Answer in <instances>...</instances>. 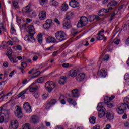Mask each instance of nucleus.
<instances>
[{"label":"nucleus","mask_w":129,"mask_h":129,"mask_svg":"<svg viewBox=\"0 0 129 129\" xmlns=\"http://www.w3.org/2000/svg\"><path fill=\"white\" fill-rule=\"evenodd\" d=\"M73 15H74L73 12L71 11L67 13L66 17L64 21H63V27L64 29H69L70 27H71V21H70V19H71V17H72Z\"/></svg>","instance_id":"nucleus-1"},{"label":"nucleus","mask_w":129,"mask_h":129,"mask_svg":"<svg viewBox=\"0 0 129 129\" xmlns=\"http://www.w3.org/2000/svg\"><path fill=\"white\" fill-rule=\"evenodd\" d=\"M118 2H116L115 0L112 1L108 4L107 9H105L104 8L102 9L99 11V13H108V12H110V11H111V10H113V9L115 8V7L118 5Z\"/></svg>","instance_id":"nucleus-2"},{"label":"nucleus","mask_w":129,"mask_h":129,"mask_svg":"<svg viewBox=\"0 0 129 129\" xmlns=\"http://www.w3.org/2000/svg\"><path fill=\"white\" fill-rule=\"evenodd\" d=\"M66 33L64 32L63 31H57L55 33V37L56 40L59 42H62V41H65L66 40L67 37Z\"/></svg>","instance_id":"nucleus-3"},{"label":"nucleus","mask_w":129,"mask_h":129,"mask_svg":"<svg viewBox=\"0 0 129 129\" xmlns=\"http://www.w3.org/2000/svg\"><path fill=\"white\" fill-rule=\"evenodd\" d=\"M87 24H88V19L87 17L85 16H82L80 21L78 22L77 26L78 28H82V27L86 26Z\"/></svg>","instance_id":"nucleus-4"},{"label":"nucleus","mask_w":129,"mask_h":129,"mask_svg":"<svg viewBox=\"0 0 129 129\" xmlns=\"http://www.w3.org/2000/svg\"><path fill=\"white\" fill-rule=\"evenodd\" d=\"M55 87H56V84L53 81H49L45 83V88L48 92H52V90Z\"/></svg>","instance_id":"nucleus-5"},{"label":"nucleus","mask_w":129,"mask_h":129,"mask_svg":"<svg viewBox=\"0 0 129 129\" xmlns=\"http://www.w3.org/2000/svg\"><path fill=\"white\" fill-rule=\"evenodd\" d=\"M3 116L0 117V123H3L4 119H9L10 118L11 112L9 110H4V112L3 113Z\"/></svg>","instance_id":"nucleus-6"},{"label":"nucleus","mask_w":129,"mask_h":129,"mask_svg":"<svg viewBox=\"0 0 129 129\" xmlns=\"http://www.w3.org/2000/svg\"><path fill=\"white\" fill-rule=\"evenodd\" d=\"M15 116L18 118H22L23 117V112H22V108L20 106H17V109L14 112Z\"/></svg>","instance_id":"nucleus-7"},{"label":"nucleus","mask_w":129,"mask_h":129,"mask_svg":"<svg viewBox=\"0 0 129 129\" xmlns=\"http://www.w3.org/2000/svg\"><path fill=\"white\" fill-rule=\"evenodd\" d=\"M23 108L27 113H31V112H32V107L29 102L24 103Z\"/></svg>","instance_id":"nucleus-8"},{"label":"nucleus","mask_w":129,"mask_h":129,"mask_svg":"<svg viewBox=\"0 0 129 129\" xmlns=\"http://www.w3.org/2000/svg\"><path fill=\"white\" fill-rule=\"evenodd\" d=\"M24 40L30 43H34L35 41V38H34V34L30 33L25 36Z\"/></svg>","instance_id":"nucleus-9"},{"label":"nucleus","mask_w":129,"mask_h":129,"mask_svg":"<svg viewBox=\"0 0 129 129\" xmlns=\"http://www.w3.org/2000/svg\"><path fill=\"white\" fill-rule=\"evenodd\" d=\"M104 33V30L103 29H101V31H99V33L97 34L98 37H97V39L100 41L104 40V41L105 42L107 38L103 35Z\"/></svg>","instance_id":"nucleus-10"},{"label":"nucleus","mask_w":129,"mask_h":129,"mask_svg":"<svg viewBox=\"0 0 129 129\" xmlns=\"http://www.w3.org/2000/svg\"><path fill=\"white\" fill-rule=\"evenodd\" d=\"M19 127V122L17 120H12L9 125L10 129H17Z\"/></svg>","instance_id":"nucleus-11"},{"label":"nucleus","mask_w":129,"mask_h":129,"mask_svg":"<svg viewBox=\"0 0 129 129\" xmlns=\"http://www.w3.org/2000/svg\"><path fill=\"white\" fill-rule=\"evenodd\" d=\"M97 74L100 77L104 78L105 77H106V75H107V72H106L105 69H102L98 72Z\"/></svg>","instance_id":"nucleus-12"},{"label":"nucleus","mask_w":129,"mask_h":129,"mask_svg":"<svg viewBox=\"0 0 129 129\" xmlns=\"http://www.w3.org/2000/svg\"><path fill=\"white\" fill-rule=\"evenodd\" d=\"M29 34H31L32 35H35L36 32H35V27L34 25H29L27 27V29Z\"/></svg>","instance_id":"nucleus-13"},{"label":"nucleus","mask_w":129,"mask_h":129,"mask_svg":"<svg viewBox=\"0 0 129 129\" xmlns=\"http://www.w3.org/2000/svg\"><path fill=\"white\" fill-rule=\"evenodd\" d=\"M39 20H45L47 17L46 12L45 11H41L38 15Z\"/></svg>","instance_id":"nucleus-14"},{"label":"nucleus","mask_w":129,"mask_h":129,"mask_svg":"<svg viewBox=\"0 0 129 129\" xmlns=\"http://www.w3.org/2000/svg\"><path fill=\"white\" fill-rule=\"evenodd\" d=\"M31 121L32 123H38L40 121V118L37 115H33L31 116Z\"/></svg>","instance_id":"nucleus-15"},{"label":"nucleus","mask_w":129,"mask_h":129,"mask_svg":"<svg viewBox=\"0 0 129 129\" xmlns=\"http://www.w3.org/2000/svg\"><path fill=\"white\" fill-rule=\"evenodd\" d=\"M97 110L98 111H106V109L104 108V104L103 102L99 103L97 107Z\"/></svg>","instance_id":"nucleus-16"},{"label":"nucleus","mask_w":129,"mask_h":129,"mask_svg":"<svg viewBox=\"0 0 129 129\" xmlns=\"http://www.w3.org/2000/svg\"><path fill=\"white\" fill-rule=\"evenodd\" d=\"M108 96H106L105 98H104V102L105 103H106L107 107L109 108H112L113 107V103H110V101H108L107 99H108Z\"/></svg>","instance_id":"nucleus-17"},{"label":"nucleus","mask_w":129,"mask_h":129,"mask_svg":"<svg viewBox=\"0 0 129 129\" xmlns=\"http://www.w3.org/2000/svg\"><path fill=\"white\" fill-rule=\"evenodd\" d=\"M85 78V75L83 73H81L78 74L77 76L76 79L77 81L80 82V81H82L83 79Z\"/></svg>","instance_id":"nucleus-18"},{"label":"nucleus","mask_w":129,"mask_h":129,"mask_svg":"<svg viewBox=\"0 0 129 129\" xmlns=\"http://www.w3.org/2000/svg\"><path fill=\"white\" fill-rule=\"evenodd\" d=\"M106 117L108 120H113L114 115L112 113L107 111L106 113Z\"/></svg>","instance_id":"nucleus-19"},{"label":"nucleus","mask_w":129,"mask_h":129,"mask_svg":"<svg viewBox=\"0 0 129 129\" xmlns=\"http://www.w3.org/2000/svg\"><path fill=\"white\" fill-rule=\"evenodd\" d=\"M69 5L72 8H77L79 7V3L75 0H73L70 2Z\"/></svg>","instance_id":"nucleus-20"},{"label":"nucleus","mask_w":129,"mask_h":129,"mask_svg":"<svg viewBox=\"0 0 129 129\" xmlns=\"http://www.w3.org/2000/svg\"><path fill=\"white\" fill-rule=\"evenodd\" d=\"M67 101L69 103V104H72V105H73L74 106H75L77 104L76 101L71 98H68Z\"/></svg>","instance_id":"nucleus-21"},{"label":"nucleus","mask_w":129,"mask_h":129,"mask_svg":"<svg viewBox=\"0 0 129 129\" xmlns=\"http://www.w3.org/2000/svg\"><path fill=\"white\" fill-rule=\"evenodd\" d=\"M67 79V77L66 76H61L59 80L58 81V83L60 85H63L66 83V80Z\"/></svg>","instance_id":"nucleus-22"},{"label":"nucleus","mask_w":129,"mask_h":129,"mask_svg":"<svg viewBox=\"0 0 129 129\" xmlns=\"http://www.w3.org/2000/svg\"><path fill=\"white\" fill-rule=\"evenodd\" d=\"M47 43H55L57 42V40H56V38L53 37L49 36L47 37L46 39Z\"/></svg>","instance_id":"nucleus-23"},{"label":"nucleus","mask_w":129,"mask_h":129,"mask_svg":"<svg viewBox=\"0 0 129 129\" xmlns=\"http://www.w3.org/2000/svg\"><path fill=\"white\" fill-rule=\"evenodd\" d=\"M72 96L75 98L79 96V93H78V90L77 89H75L72 91Z\"/></svg>","instance_id":"nucleus-24"},{"label":"nucleus","mask_w":129,"mask_h":129,"mask_svg":"<svg viewBox=\"0 0 129 129\" xmlns=\"http://www.w3.org/2000/svg\"><path fill=\"white\" fill-rule=\"evenodd\" d=\"M32 10H31V7L29 5L27 6L25 8L22 9V12L24 13L29 14Z\"/></svg>","instance_id":"nucleus-25"},{"label":"nucleus","mask_w":129,"mask_h":129,"mask_svg":"<svg viewBox=\"0 0 129 129\" xmlns=\"http://www.w3.org/2000/svg\"><path fill=\"white\" fill-rule=\"evenodd\" d=\"M69 76L71 77H75L77 75V71L75 70H71L69 72Z\"/></svg>","instance_id":"nucleus-26"},{"label":"nucleus","mask_w":129,"mask_h":129,"mask_svg":"<svg viewBox=\"0 0 129 129\" xmlns=\"http://www.w3.org/2000/svg\"><path fill=\"white\" fill-rule=\"evenodd\" d=\"M34 83H33L31 85H30L28 88L30 92H35V91H37V90L38 89V88L34 87L33 85H34Z\"/></svg>","instance_id":"nucleus-27"},{"label":"nucleus","mask_w":129,"mask_h":129,"mask_svg":"<svg viewBox=\"0 0 129 129\" xmlns=\"http://www.w3.org/2000/svg\"><path fill=\"white\" fill-rule=\"evenodd\" d=\"M8 57L10 60V62H11V63H13V64H15V63H17L18 62L16 57H12V55H8Z\"/></svg>","instance_id":"nucleus-28"},{"label":"nucleus","mask_w":129,"mask_h":129,"mask_svg":"<svg viewBox=\"0 0 129 129\" xmlns=\"http://www.w3.org/2000/svg\"><path fill=\"white\" fill-rule=\"evenodd\" d=\"M60 10L62 12H66L68 10V5L66 3H63L60 7Z\"/></svg>","instance_id":"nucleus-29"},{"label":"nucleus","mask_w":129,"mask_h":129,"mask_svg":"<svg viewBox=\"0 0 129 129\" xmlns=\"http://www.w3.org/2000/svg\"><path fill=\"white\" fill-rule=\"evenodd\" d=\"M37 39L39 44H42L43 41V35H42L41 33H39L38 34L37 36Z\"/></svg>","instance_id":"nucleus-30"},{"label":"nucleus","mask_w":129,"mask_h":129,"mask_svg":"<svg viewBox=\"0 0 129 129\" xmlns=\"http://www.w3.org/2000/svg\"><path fill=\"white\" fill-rule=\"evenodd\" d=\"M45 77H41L36 80L35 82H37V83H43L44 81H45Z\"/></svg>","instance_id":"nucleus-31"},{"label":"nucleus","mask_w":129,"mask_h":129,"mask_svg":"<svg viewBox=\"0 0 129 129\" xmlns=\"http://www.w3.org/2000/svg\"><path fill=\"white\" fill-rule=\"evenodd\" d=\"M28 90H29V88L25 89L24 90H23V91L20 92L18 95V97H21L23 96L24 95V94H25L26 93H27V91H28Z\"/></svg>","instance_id":"nucleus-32"},{"label":"nucleus","mask_w":129,"mask_h":129,"mask_svg":"<svg viewBox=\"0 0 129 129\" xmlns=\"http://www.w3.org/2000/svg\"><path fill=\"white\" fill-rule=\"evenodd\" d=\"M40 74H41V72L40 71H37L34 72L32 76L31 77L32 79L36 78V77H38V76H39Z\"/></svg>","instance_id":"nucleus-33"},{"label":"nucleus","mask_w":129,"mask_h":129,"mask_svg":"<svg viewBox=\"0 0 129 129\" xmlns=\"http://www.w3.org/2000/svg\"><path fill=\"white\" fill-rule=\"evenodd\" d=\"M51 6H53V7H57L59 6V3L55 0H52L50 1Z\"/></svg>","instance_id":"nucleus-34"},{"label":"nucleus","mask_w":129,"mask_h":129,"mask_svg":"<svg viewBox=\"0 0 129 129\" xmlns=\"http://www.w3.org/2000/svg\"><path fill=\"white\" fill-rule=\"evenodd\" d=\"M105 111H99L98 114L100 118H102V117L105 115Z\"/></svg>","instance_id":"nucleus-35"},{"label":"nucleus","mask_w":129,"mask_h":129,"mask_svg":"<svg viewBox=\"0 0 129 129\" xmlns=\"http://www.w3.org/2000/svg\"><path fill=\"white\" fill-rule=\"evenodd\" d=\"M10 32L12 35L17 34V32H16V29H15V28H14V26H11V27Z\"/></svg>","instance_id":"nucleus-36"},{"label":"nucleus","mask_w":129,"mask_h":129,"mask_svg":"<svg viewBox=\"0 0 129 129\" xmlns=\"http://www.w3.org/2000/svg\"><path fill=\"white\" fill-rule=\"evenodd\" d=\"M48 102L50 103L51 105L53 106V105H55L56 103H57V101L56 99H51L50 101H48Z\"/></svg>","instance_id":"nucleus-37"},{"label":"nucleus","mask_w":129,"mask_h":129,"mask_svg":"<svg viewBox=\"0 0 129 129\" xmlns=\"http://www.w3.org/2000/svg\"><path fill=\"white\" fill-rule=\"evenodd\" d=\"M52 106L51 105L50 103L48 102L45 105V109H50V108H51V107H52Z\"/></svg>","instance_id":"nucleus-38"},{"label":"nucleus","mask_w":129,"mask_h":129,"mask_svg":"<svg viewBox=\"0 0 129 129\" xmlns=\"http://www.w3.org/2000/svg\"><path fill=\"white\" fill-rule=\"evenodd\" d=\"M96 118L95 117H91L90 118V122L92 123V124H94L95 123V120Z\"/></svg>","instance_id":"nucleus-39"},{"label":"nucleus","mask_w":129,"mask_h":129,"mask_svg":"<svg viewBox=\"0 0 129 129\" xmlns=\"http://www.w3.org/2000/svg\"><path fill=\"white\" fill-rule=\"evenodd\" d=\"M29 13L30 14L31 18H35V17H36L37 16L36 12H35L34 11L31 10V11Z\"/></svg>","instance_id":"nucleus-40"},{"label":"nucleus","mask_w":129,"mask_h":129,"mask_svg":"<svg viewBox=\"0 0 129 129\" xmlns=\"http://www.w3.org/2000/svg\"><path fill=\"white\" fill-rule=\"evenodd\" d=\"M115 12H116V10H115L114 12L112 13L111 14L110 21H112V20H114V17H115V15H116V13H115Z\"/></svg>","instance_id":"nucleus-41"},{"label":"nucleus","mask_w":129,"mask_h":129,"mask_svg":"<svg viewBox=\"0 0 129 129\" xmlns=\"http://www.w3.org/2000/svg\"><path fill=\"white\" fill-rule=\"evenodd\" d=\"M124 79L126 83H129V74L128 73H126L124 75Z\"/></svg>","instance_id":"nucleus-42"},{"label":"nucleus","mask_w":129,"mask_h":129,"mask_svg":"<svg viewBox=\"0 0 129 129\" xmlns=\"http://www.w3.org/2000/svg\"><path fill=\"white\" fill-rule=\"evenodd\" d=\"M7 53H8V55L7 56H12V54H13L12 53V48H11L10 47H9L7 48Z\"/></svg>","instance_id":"nucleus-43"},{"label":"nucleus","mask_w":129,"mask_h":129,"mask_svg":"<svg viewBox=\"0 0 129 129\" xmlns=\"http://www.w3.org/2000/svg\"><path fill=\"white\" fill-rule=\"evenodd\" d=\"M47 0H40V4L41 6H44V5H47Z\"/></svg>","instance_id":"nucleus-44"},{"label":"nucleus","mask_w":129,"mask_h":129,"mask_svg":"<svg viewBox=\"0 0 129 129\" xmlns=\"http://www.w3.org/2000/svg\"><path fill=\"white\" fill-rule=\"evenodd\" d=\"M24 69L25 68H24V67L19 68V70H21L20 74H25V73H26V71L24 70Z\"/></svg>","instance_id":"nucleus-45"},{"label":"nucleus","mask_w":129,"mask_h":129,"mask_svg":"<svg viewBox=\"0 0 129 129\" xmlns=\"http://www.w3.org/2000/svg\"><path fill=\"white\" fill-rule=\"evenodd\" d=\"M79 32H78L77 31V30H76V29H73L72 30V35L74 36H76V35H77V34H78Z\"/></svg>","instance_id":"nucleus-46"},{"label":"nucleus","mask_w":129,"mask_h":129,"mask_svg":"<svg viewBox=\"0 0 129 129\" xmlns=\"http://www.w3.org/2000/svg\"><path fill=\"white\" fill-rule=\"evenodd\" d=\"M51 27V25L50 24H48L47 23H45L43 25V28L45 29L46 30H48V29H50Z\"/></svg>","instance_id":"nucleus-47"},{"label":"nucleus","mask_w":129,"mask_h":129,"mask_svg":"<svg viewBox=\"0 0 129 129\" xmlns=\"http://www.w3.org/2000/svg\"><path fill=\"white\" fill-rule=\"evenodd\" d=\"M23 129H31V127L30 126V124L26 123L24 124L23 126Z\"/></svg>","instance_id":"nucleus-48"},{"label":"nucleus","mask_w":129,"mask_h":129,"mask_svg":"<svg viewBox=\"0 0 129 129\" xmlns=\"http://www.w3.org/2000/svg\"><path fill=\"white\" fill-rule=\"evenodd\" d=\"M13 5L14 8H19V3L16 1H13Z\"/></svg>","instance_id":"nucleus-49"},{"label":"nucleus","mask_w":129,"mask_h":129,"mask_svg":"<svg viewBox=\"0 0 129 129\" xmlns=\"http://www.w3.org/2000/svg\"><path fill=\"white\" fill-rule=\"evenodd\" d=\"M109 60V55L106 54L104 56V57L103 58V61H108Z\"/></svg>","instance_id":"nucleus-50"},{"label":"nucleus","mask_w":129,"mask_h":129,"mask_svg":"<svg viewBox=\"0 0 129 129\" xmlns=\"http://www.w3.org/2000/svg\"><path fill=\"white\" fill-rule=\"evenodd\" d=\"M88 19L89 20L90 22H93V21L95 20L94 15H91L89 16V17Z\"/></svg>","instance_id":"nucleus-51"},{"label":"nucleus","mask_w":129,"mask_h":129,"mask_svg":"<svg viewBox=\"0 0 129 129\" xmlns=\"http://www.w3.org/2000/svg\"><path fill=\"white\" fill-rule=\"evenodd\" d=\"M53 23V21H52V19H47L46 20V22L45 23L50 25L51 26V25H52Z\"/></svg>","instance_id":"nucleus-52"},{"label":"nucleus","mask_w":129,"mask_h":129,"mask_svg":"<svg viewBox=\"0 0 129 129\" xmlns=\"http://www.w3.org/2000/svg\"><path fill=\"white\" fill-rule=\"evenodd\" d=\"M115 98V96L112 95L110 97L108 98V99H106L107 100H108L109 101H111V100H113V99H114Z\"/></svg>","instance_id":"nucleus-53"},{"label":"nucleus","mask_w":129,"mask_h":129,"mask_svg":"<svg viewBox=\"0 0 129 129\" xmlns=\"http://www.w3.org/2000/svg\"><path fill=\"white\" fill-rule=\"evenodd\" d=\"M12 40L14 43H18V42H19V39H18L17 37H13L12 38Z\"/></svg>","instance_id":"nucleus-54"},{"label":"nucleus","mask_w":129,"mask_h":129,"mask_svg":"<svg viewBox=\"0 0 129 129\" xmlns=\"http://www.w3.org/2000/svg\"><path fill=\"white\" fill-rule=\"evenodd\" d=\"M124 126L126 128H129V121L124 123Z\"/></svg>","instance_id":"nucleus-55"},{"label":"nucleus","mask_w":129,"mask_h":129,"mask_svg":"<svg viewBox=\"0 0 129 129\" xmlns=\"http://www.w3.org/2000/svg\"><path fill=\"white\" fill-rule=\"evenodd\" d=\"M54 48V45H52L51 46H50L46 49V51H53V49Z\"/></svg>","instance_id":"nucleus-56"},{"label":"nucleus","mask_w":129,"mask_h":129,"mask_svg":"<svg viewBox=\"0 0 129 129\" xmlns=\"http://www.w3.org/2000/svg\"><path fill=\"white\" fill-rule=\"evenodd\" d=\"M47 98H48V95H47V94H44L42 96V98L43 100L47 99Z\"/></svg>","instance_id":"nucleus-57"},{"label":"nucleus","mask_w":129,"mask_h":129,"mask_svg":"<svg viewBox=\"0 0 129 129\" xmlns=\"http://www.w3.org/2000/svg\"><path fill=\"white\" fill-rule=\"evenodd\" d=\"M4 77H7L8 75H9V71H5L4 73Z\"/></svg>","instance_id":"nucleus-58"},{"label":"nucleus","mask_w":129,"mask_h":129,"mask_svg":"<svg viewBox=\"0 0 129 129\" xmlns=\"http://www.w3.org/2000/svg\"><path fill=\"white\" fill-rule=\"evenodd\" d=\"M38 59H39V57H38V56H37V55H35L32 58L33 61H37V60H38Z\"/></svg>","instance_id":"nucleus-59"},{"label":"nucleus","mask_w":129,"mask_h":129,"mask_svg":"<svg viewBox=\"0 0 129 129\" xmlns=\"http://www.w3.org/2000/svg\"><path fill=\"white\" fill-rule=\"evenodd\" d=\"M62 67L63 68H68L69 67V63H63Z\"/></svg>","instance_id":"nucleus-60"},{"label":"nucleus","mask_w":129,"mask_h":129,"mask_svg":"<svg viewBox=\"0 0 129 129\" xmlns=\"http://www.w3.org/2000/svg\"><path fill=\"white\" fill-rule=\"evenodd\" d=\"M59 52H58V51H54L53 53H52V56L53 57H56V56H57V55H58Z\"/></svg>","instance_id":"nucleus-61"},{"label":"nucleus","mask_w":129,"mask_h":129,"mask_svg":"<svg viewBox=\"0 0 129 129\" xmlns=\"http://www.w3.org/2000/svg\"><path fill=\"white\" fill-rule=\"evenodd\" d=\"M54 22H55V23L57 24V25H60V21H59L58 18H55L54 19Z\"/></svg>","instance_id":"nucleus-62"},{"label":"nucleus","mask_w":129,"mask_h":129,"mask_svg":"<svg viewBox=\"0 0 129 129\" xmlns=\"http://www.w3.org/2000/svg\"><path fill=\"white\" fill-rule=\"evenodd\" d=\"M16 70H14L12 72H11L9 74V77H12L13 75H14V73H15V72Z\"/></svg>","instance_id":"nucleus-63"},{"label":"nucleus","mask_w":129,"mask_h":129,"mask_svg":"<svg viewBox=\"0 0 129 129\" xmlns=\"http://www.w3.org/2000/svg\"><path fill=\"white\" fill-rule=\"evenodd\" d=\"M93 129H100V126H99V125H96L93 127Z\"/></svg>","instance_id":"nucleus-64"}]
</instances>
